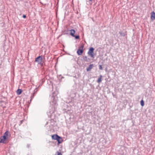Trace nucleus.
I'll return each mask as SVG.
<instances>
[{
  "instance_id": "3",
  "label": "nucleus",
  "mask_w": 155,
  "mask_h": 155,
  "mask_svg": "<svg viewBox=\"0 0 155 155\" xmlns=\"http://www.w3.org/2000/svg\"><path fill=\"white\" fill-rule=\"evenodd\" d=\"M84 46V45L82 44L79 47L77 51L78 55H81L82 54L84 51L83 48Z\"/></svg>"
},
{
  "instance_id": "8",
  "label": "nucleus",
  "mask_w": 155,
  "mask_h": 155,
  "mask_svg": "<svg viewBox=\"0 0 155 155\" xmlns=\"http://www.w3.org/2000/svg\"><path fill=\"white\" fill-rule=\"evenodd\" d=\"M94 67L93 64H90L89 65L88 67L87 68L86 70L87 71H88L91 70Z\"/></svg>"
},
{
  "instance_id": "7",
  "label": "nucleus",
  "mask_w": 155,
  "mask_h": 155,
  "mask_svg": "<svg viewBox=\"0 0 155 155\" xmlns=\"http://www.w3.org/2000/svg\"><path fill=\"white\" fill-rule=\"evenodd\" d=\"M150 18L151 20L153 21L155 19V12L154 11L151 13Z\"/></svg>"
},
{
  "instance_id": "23",
  "label": "nucleus",
  "mask_w": 155,
  "mask_h": 155,
  "mask_svg": "<svg viewBox=\"0 0 155 155\" xmlns=\"http://www.w3.org/2000/svg\"><path fill=\"white\" fill-rule=\"evenodd\" d=\"M98 68L99 69L102 70L103 69V68L102 66L101 65H98Z\"/></svg>"
},
{
  "instance_id": "2",
  "label": "nucleus",
  "mask_w": 155,
  "mask_h": 155,
  "mask_svg": "<svg viewBox=\"0 0 155 155\" xmlns=\"http://www.w3.org/2000/svg\"><path fill=\"white\" fill-rule=\"evenodd\" d=\"M94 48L93 47H91L89 49V50L87 52V54L91 57L94 58Z\"/></svg>"
},
{
  "instance_id": "32",
  "label": "nucleus",
  "mask_w": 155,
  "mask_h": 155,
  "mask_svg": "<svg viewBox=\"0 0 155 155\" xmlns=\"http://www.w3.org/2000/svg\"><path fill=\"white\" fill-rule=\"evenodd\" d=\"M123 150L126 151V150H125V148H124V150Z\"/></svg>"
},
{
  "instance_id": "29",
  "label": "nucleus",
  "mask_w": 155,
  "mask_h": 155,
  "mask_svg": "<svg viewBox=\"0 0 155 155\" xmlns=\"http://www.w3.org/2000/svg\"><path fill=\"white\" fill-rule=\"evenodd\" d=\"M124 152H123V153H121V154H122V155H124Z\"/></svg>"
},
{
  "instance_id": "18",
  "label": "nucleus",
  "mask_w": 155,
  "mask_h": 155,
  "mask_svg": "<svg viewBox=\"0 0 155 155\" xmlns=\"http://www.w3.org/2000/svg\"><path fill=\"white\" fill-rule=\"evenodd\" d=\"M38 64L40 65L42 67L44 64H45V63L43 61L41 62H40V63H38Z\"/></svg>"
},
{
  "instance_id": "30",
  "label": "nucleus",
  "mask_w": 155,
  "mask_h": 155,
  "mask_svg": "<svg viewBox=\"0 0 155 155\" xmlns=\"http://www.w3.org/2000/svg\"><path fill=\"white\" fill-rule=\"evenodd\" d=\"M52 121H54V120L53 119H51L50 120V121L51 122Z\"/></svg>"
},
{
  "instance_id": "1",
  "label": "nucleus",
  "mask_w": 155,
  "mask_h": 155,
  "mask_svg": "<svg viewBox=\"0 0 155 155\" xmlns=\"http://www.w3.org/2000/svg\"><path fill=\"white\" fill-rule=\"evenodd\" d=\"M76 31L74 29H71L70 30L69 34L71 36L74 37L76 39H79L80 38V37L79 35H75Z\"/></svg>"
},
{
  "instance_id": "21",
  "label": "nucleus",
  "mask_w": 155,
  "mask_h": 155,
  "mask_svg": "<svg viewBox=\"0 0 155 155\" xmlns=\"http://www.w3.org/2000/svg\"><path fill=\"white\" fill-rule=\"evenodd\" d=\"M53 96H54V95H53ZM52 97L53 99V100H54L52 102H53V103H54L55 105V104H56V101L54 99V98L53 97Z\"/></svg>"
},
{
  "instance_id": "24",
  "label": "nucleus",
  "mask_w": 155,
  "mask_h": 155,
  "mask_svg": "<svg viewBox=\"0 0 155 155\" xmlns=\"http://www.w3.org/2000/svg\"><path fill=\"white\" fill-rule=\"evenodd\" d=\"M57 153H58L57 155H62L61 152H59L58 151H57Z\"/></svg>"
},
{
  "instance_id": "4",
  "label": "nucleus",
  "mask_w": 155,
  "mask_h": 155,
  "mask_svg": "<svg viewBox=\"0 0 155 155\" xmlns=\"http://www.w3.org/2000/svg\"><path fill=\"white\" fill-rule=\"evenodd\" d=\"M43 61V58L42 56H39L37 57L35 59V61L37 62L38 64V63H40Z\"/></svg>"
},
{
  "instance_id": "25",
  "label": "nucleus",
  "mask_w": 155,
  "mask_h": 155,
  "mask_svg": "<svg viewBox=\"0 0 155 155\" xmlns=\"http://www.w3.org/2000/svg\"><path fill=\"white\" fill-rule=\"evenodd\" d=\"M22 17L24 18H26V15L24 14L22 16Z\"/></svg>"
},
{
  "instance_id": "5",
  "label": "nucleus",
  "mask_w": 155,
  "mask_h": 155,
  "mask_svg": "<svg viewBox=\"0 0 155 155\" xmlns=\"http://www.w3.org/2000/svg\"><path fill=\"white\" fill-rule=\"evenodd\" d=\"M58 142L57 145H59L60 143H62L63 141L62 137L59 136L56 140Z\"/></svg>"
},
{
  "instance_id": "11",
  "label": "nucleus",
  "mask_w": 155,
  "mask_h": 155,
  "mask_svg": "<svg viewBox=\"0 0 155 155\" xmlns=\"http://www.w3.org/2000/svg\"><path fill=\"white\" fill-rule=\"evenodd\" d=\"M70 30L68 29L64 30L63 32V33L64 35H68L70 33Z\"/></svg>"
},
{
  "instance_id": "22",
  "label": "nucleus",
  "mask_w": 155,
  "mask_h": 155,
  "mask_svg": "<svg viewBox=\"0 0 155 155\" xmlns=\"http://www.w3.org/2000/svg\"><path fill=\"white\" fill-rule=\"evenodd\" d=\"M40 86V85H39L38 87L37 88H36L34 90V92L33 93H35V92H37V88H39V87Z\"/></svg>"
},
{
  "instance_id": "33",
  "label": "nucleus",
  "mask_w": 155,
  "mask_h": 155,
  "mask_svg": "<svg viewBox=\"0 0 155 155\" xmlns=\"http://www.w3.org/2000/svg\"><path fill=\"white\" fill-rule=\"evenodd\" d=\"M48 124V122H47V123H46V125L47 124Z\"/></svg>"
},
{
  "instance_id": "20",
  "label": "nucleus",
  "mask_w": 155,
  "mask_h": 155,
  "mask_svg": "<svg viewBox=\"0 0 155 155\" xmlns=\"http://www.w3.org/2000/svg\"><path fill=\"white\" fill-rule=\"evenodd\" d=\"M45 81V79L44 78H42L41 79V81L40 82V83L41 84V85Z\"/></svg>"
},
{
  "instance_id": "27",
  "label": "nucleus",
  "mask_w": 155,
  "mask_h": 155,
  "mask_svg": "<svg viewBox=\"0 0 155 155\" xmlns=\"http://www.w3.org/2000/svg\"><path fill=\"white\" fill-rule=\"evenodd\" d=\"M27 147L28 148H29V147H30V144H28L27 145Z\"/></svg>"
},
{
  "instance_id": "6",
  "label": "nucleus",
  "mask_w": 155,
  "mask_h": 155,
  "mask_svg": "<svg viewBox=\"0 0 155 155\" xmlns=\"http://www.w3.org/2000/svg\"><path fill=\"white\" fill-rule=\"evenodd\" d=\"M8 138L5 136L1 137L0 138V143H5V141Z\"/></svg>"
},
{
  "instance_id": "31",
  "label": "nucleus",
  "mask_w": 155,
  "mask_h": 155,
  "mask_svg": "<svg viewBox=\"0 0 155 155\" xmlns=\"http://www.w3.org/2000/svg\"><path fill=\"white\" fill-rule=\"evenodd\" d=\"M91 2L92 1V0H89Z\"/></svg>"
},
{
  "instance_id": "16",
  "label": "nucleus",
  "mask_w": 155,
  "mask_h": 155,
  "mask_svg": "<svg viewBox=\"0 0 155 155\" xmlns=\"http://www.w3.org/2000/svg\"><path fill=\"white\" fill-rule=\"evenodd\" d=\"M52 110L49 111V113H50V114H51L53 113L55 111V109L54 108H52Z\"/></svg>"
},
{
  "instance_id": "15",
  "label": "nucleus",
  "mask_w": 155,
  "mask_h": 155,
  "mask_svg": "<svg viewBox=\"0 0 155 155\" xmlns=\"http://www.w3.org/2000/svg\"><path fill=\"white\" fill-rule=\"evenodd\" d=\"M9 134V131L8 130H6V132L4 133L3 136H5L7 138H8V134Z\"/></svg>"
},
{
  "instance_id": "26",
  "label": "nucleus",
  "mask_w": 155,
  "mask_h": 155,
  "mask_svg": "<svg viewBox=\"0 0 155 155\" xmlns=\"http://www.w3.org/2000/svg\"><path fill=\"white\" fill-rule=\"evenodd\" d=\"M59 77L61 78H64V77H63L61 75L59 76Z\"/></svg>"
},
{
  "instance_id": "10",
  "label": "nucleus",
  "mask_w": 155,
  "mask_h": 155,
  "mask_svg": "<svg viewBox=\"0 0 155 155\" xmlns=\"http://www.w3.org/2000/svg\"><path fill=\"white\" fill-rule=\"evenodd\" d=\"M83 58L84 60L86 62H89L91 60L90 58H87L86 56H83Z\"/></svg>"
},
{
  "instance_id": "17",
  "label": "nucleus",
  "mask_w": 155,
  "mask_h": 155,
  "mask_svg": "<svg viewBox=\"0 0 155 155\" xmlns=\"http://www.w3.org/2000/svg\"><path fill=\"white\" fill-rule=\"evenodd\" d=\"M140 105H141L142 106V107H143L144 106V101H143V100H142L140 101Z\"/></svg>"
},
{
  "instance_id": "12",
  "label": "nucleus",
  "mask_w": 155,
  "mask_h": 155,
  "mask_svg": "<svg viewBox=\"0 0 155 155\" xmlns=\"http://www.w3.org/2000/svg\"><path fill=\"white\" fill-rule=\"evenodd\" d=\"M119 33L120 34V35L123 37L125 36V35H127V34L126 32H124L122 31L119 32Z\"/></svg>"
},
{
  "instance_id": "19",
  "label": "nucleus",
  "mask_w": 155,
  "mask_h": 155,
  "mask_svg": "<svg viewBox=\"0 0 155 155\" xmlns=\"http://www.w3.org/2000/svg\"><path fill=\"white\" fill-rule=\"evenodd\" d=\"M35 93H33L32 94L31 96V99L30 100V101H31L32 100V99L34 98V96H35Z\"/></svg>"
},
{
  "instance_id": "28",
  "label": "nucleus",
  "mask_w": 155,
  "mask_h": 155,
  "mask_svg": "<svg viewBox=\"0 0 155 155\" xmlns=\"http://www.w3.org/2000/svg\"><path fill=\"white\" fill-rule=\"evenodd\" d=\"M23 120H21V121H20V124H21L22 123V122H23Z\"/></svg>"
},
{
  "instance_id": "14",
  "label": "nucleus",
  "mask_w": 155,
  "mask_h": 155,
  "mask_svg": "<svg viewBox=\"0 0 155 155\" xmlns=\"http://www.w3.org/2000/svg\"><path fill=\"white\" fill-rule=\"evenodd\" d=\"M22 92V90L21 89H18L17 91V93L18 95H20Z\"/></svg>"
},
{
  "instance_id": "9",
  "label": "nucleus",
  "mask_w": 155,
  "mask_h": 155,
  "mask_svg": "<svg viewBox=\"0 0 155 155\" xmlns=\"http://www.w3.org/2000/svg\"><path fill=\"white\" fill-rule=\"evenodd\" d=\"M59 136L57 134H53V135H52L51 136V138L52 140H57V139Z\"/></svg>"
},
{
  "instance_id": "13",
  "label": "nucleus",
  "mask_w": 155,
  "mask_h": 155,
  "mask_svg": "<svg viewBox=\"0 0 155 155\" xmlns=\"http://www.w3.org/2000/svg\"><path fill=\"white\" fill-rule=\"evenodd\" d=\"M102 76L101 75L98 78V79L97 80V82L98 83H100L102 81Z\"/></svg>"
}]
</instances>
